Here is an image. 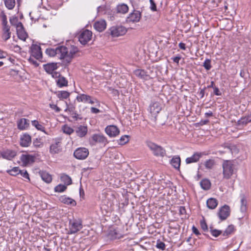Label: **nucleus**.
Listing matches in <instances>:
<instances>
[{"instance_id": "nucleus-1", "label": "nucleus", "mask_w": 251, "mask_h": 251, "mask_svg": "<svg viewBox=\"0 0 251 251\" xmlns=\"http://www.w3.org/2000/svg\"><path fill=\"white\" fill-rule=\"evenodd\" d=\"M78 51V48L75 46H71L70 48L60 46L56 47L55 49H47L46 53L50 57H53L58 55L59 58L63 60L64 65L67 66L71 62L75 54Z\"/></svg>"}, {"instance_id": "nucleus-2", "label": "nucleus", "mask_w": 251, "mask_h": 251, "mask_svg": "<svg viewBox=\"0 0 251 251\" xmlns=\"http://www.w3.org/2000/svg\"><path fill=\"white\" fill-rule=\"evenodd\" d=\"M224 178L229 179L233 174V164L230 160H225L223 163Z\"/></svg>"}, {"instance_id": "nucleus-3", "label": "nucleus", "mask_w": 251, "mask_h": 251, "mask_svg": "<svg viewBox=\"0 0 251 251\" xmlns=\"http://www.w3.org/2000/svg\"><path fill=\"white\" fill-rule=\"evenodd\" d=\"M89 142L90 144L93 146L100 144L105 146L108 143L107 138L101 134H93L89 138Z\"/></svg>"}, {"instance_id": "nucleus-4", "label": "nucleus", "mask_w": 251, "mask_h": 251, "mask_svg": "<svg viewBox=\"0 0 251 251\" xmlns=\"http://www.w3.org/2000/svg\"><path fill=\"white\" fill-rule=\"evenodd\" d=\"M147 146L156 156L163 157L166 154V151L162 147L151 142H147Z\"/></svg>"}, {"instance_id": "nucleus-5", "label": "nucleus", "mask_w": 251, "mask_h": 251, "mask_svg": "<svg viewBox=\"0 0 251 251\" xmlns=\"http://www.w3.org/2000/svg\"><path fill=\"white\" fill-rule=\"evenodd\" d=\"M108 31L112 37L123 36L127 32L126 28L122 25L113 26L109 29Z\"/></svg>"}, {"instance_id": "nucleus-6", "label": "nucleus", "mask_w": 251, "mask_h": 251, "mask_svg": "<svg viewBox=\"0 0 251 251\" xmlns=\"http://www.w3.org/2000/svg\"><path fill=\"white\" fill-rule=\"evenodd\" d=\"M92 36V32L86 29L82 31L79 35V41L81 44L85 45L91 39Z\"/></svg>"}, {"instance_id": "nucleus-7", "label": "nucleus", "mask_w": 251, "mask_h": 251, "mask_svg": "<svg viewBox=\"0 0 251 251\" xmlns=\"http://www.w3.org/2000/svg\"><path fill=\"white\" fill-rule=\"evenodd\" d=\"M89 155L88 150L85 148H79L75 150L74 152V156L80 160L85 159Z\"/></svg>"}, {"instance_id": "nucleus-8", "label": "nucleus", "mask_w": 251, "mask_h": 251, "mask_svg": "<svg viewBox=\"0 0 251 251\" xmlns=\"http://www.w3.org/2000/svg\"><path fill=\"white\" fill-rule=\"evenodd\" d=\"M69 224V232L71 234H73L77 232L82 227L81 222L76 220H74L73 221L70 220Z\"/></svg>"}, {"instance_id": "nucleus-9", "label": "nucleus", "mask_w": 251, "mask_h": 251, "mask_svg": "<svg viewBox=\"0 0 251 251\" xmlns=\"http://www.w3.org/2000/svg\"><path fill=\"white\" fill-rule=\"evenodd\" d=\"M31 55L32 57L39 60L42 58V53L40 46L33 44L30 48Z\"/></svg>"}, {"instance_id": "nucleus-10", "label": "nucleus", "mask_w": 251, "mask_h": 251, "mask_svg": "<svg viewBox=\"0 0 251 251\" xmlns=\"http://www.w3.org/2000/svg\"><path fill=\"white\" fill-rule=\"evenodd\" d=\"M230 215V207L227 205L222 206L219 210L218 215L221 220H226Z\"/></svg>"}, {"instance_id": "nucleus-11", "label": "nucleus", "mask_w": 251, "mask_h": 251, "mask_svg": "<svg viewBox=\"0 0 251 251\" xmlns=\"http://www.w3.org/2000/svg\"><path fill=\"white\" fill-rule=\"evenodd\" d=\"M141 17V13L137 10H134L130 13L126 18V22L128 23H137L139 22Z\"/></svg>"}, {"instance_id": "nucleus-12", "label": "nucleus", "mask_w": 251, "mask_h": 251, "mask_svg": "<svg viewBox=\"0 0 251 251\" xmlns=\"http://www.w3.org/2000/svg\"><path fill=\"white\" fill-rule=\"evenodd\" d=\"M75 132L78 137L80 138L84 137L88 133L87 126L78 125L75 127Z\"/></svg>"}, {"instance_id": "nucleus-13", "label": "nucleus", "mask_w": 251, "mask_h": 251, "mask_svg": "<svg viewBox=\"0 0 251 251\" xmlns=\"http://www.w3.org/2000/svg\"><path fill=\"white\" fill-rule=\"evenodd\" d=\"M105 131L106 134L110 137H115L119 135L120 130L119 128L115 126H108L105 128Z\"/></svg>"}, {"instance_id": "nucleus-14", "label": "nucleus", "mask_w": 251, "mask_h": 251, "mask_svg": "<svg viewBox=\"0 0 251 251\" xmlns=\"http://www.w3.org/2000/svg\"><path fill=\"white\" fill-rule=\"evenodd\" d=\"M20 145L23 147H27L31 143V137L27 133H25L21 135Z\"/></svg>"}, {"instance_id": "nucleus-15", "label": "nucleus", "mask_w": 251, "mask_h": 251, "mask_svg": "<svg viewBox=\"0 0 251 251\" xmlns=\"http://www.w3.org/2000/svg\"><path fill=\"white\" fill-rule=\"evenodd\" d=\"M134 74L136 76L145 80L152 78V76L149 72L144 70L137 69L134 71Z\"/></svg>"}, {"instance_id": "nucleus-16", "label": "nucleus", "mask_w": 251, "mask_h": 251, "mask_svg": "<svg viewBox=\"0 0 251 251\" xmlns=\"http://www.w3.org/2000/svg\"><path fill=\"white\" fill-rule=\"evenodd\" d=\"M60 140L55 139V142L50 146V151L51 154L58 153L61 151Z\"/></svg>"}, {"instance_id": "nucleus-17", "label": "nucleus", "mask_w": 251, "mask_h": 251, "mask_svg": "<svg viewBox=\"0 0 251 251\" xmlns=\"http://www.w3.org/2000/svg\"><path fill=\"white\" fill-rule=\"evenodd\" d=\"M36 159V156L32 154H22L21 156V160L25 164H29L33 163Z\"/></svg>"}, {"instance_id": "nucleus-18", "label": "nucleus", "mask_w": 251, "mask_h": 251, "mask_svg": "<svg viewBox=\"0 0 251 251\" xmlns=\"http://www.w3.org/2000/svg\"><path fill=\"white\" fill-rule=\"evenodd\" d=\"M203 154V153L201 152H195L191 157H187L186 159V163L188 164L192 163L197 162Z\"/></svg>"}, {"instance_id": "nucleus-19", "label": "nucleus", "mask_w": 251, "mask_h": 251, "mask_svg": "<svg viewBox=\"0 0 251 251\" xmlns=\"http://www.w3.org/2000/svg\"><path fill=\"white\" fill-rule=\"evenodd\" d=\"M109 235L112 239H120L124 237V233L120 228L116 227L110 230Z\"/></svg>"}, {"instance_id": "nucleus-20", "label": "nucleus", "mask_w": 251, "mask_h": 251, "mask_svg": "<svg viewBox=\"0 0 251 251\" xmlns=\"http://www.w3.org/2000/svg\"><path fill=\"white\" fill-rule=\"evenodd\" d=\"M17 154L15 151L11 150H6L1 151V157L6 159L11 160Z\"/></svg>"}, {"instance_id": "nucleus-21", "label": "nucleus", "mask_w": 251, "mask_h": 251, "mask_svg": "<svg viewBox=\"0 0 251 251\" xmlns=\"http://www.w3.org/2000/svg\"><path fill=\"white\" fill-rule=\"evenodd\" d=\"M95 29L99 32H102L106 27V23L105 20H100L96 22L93 25Z\"/></svg>"}, {"instance_id": "nucleus-22", "label": "nucleus", "mask_w": 251, "mask_h": 251, "mask_svg": "<svg viewBox=\"0 0 251 251\" xmlns=\"http://www.w3.org/2000/svg\"><path fill=\"white\" fill-rule=\"evenodd\" d=\"M10 27L9 25L2 26V35L1 38L4 41H6L7 40L10 39L11 37V32L10 30Z\"/></svg>"}, {"instance_id": "nucleus-23", "label": "nucleus", "mask_w": 251, "mask_h": 251, "mask_svg": "<svg viewBox=\"0 0 251 251\" xmlns=\"http://www.w3.org/2000/svg\"><path fill=\"white\" fill-rule=\"evenodd\" d=\"M29 120L25 119L22 118L17 122V126L20 130H25L27 129L29 126Z\"/></svg>"}, {"instance_id": "nucleus-24", "label": "nucleus", "mask_w": 251, "mask_h": 251, "mask_svg": "<svg viewBox=\"0 0 251 251\" xmlns=\"http://www.w3.org/2000/svg\"><path fill=\"white\" fill-rule=\"evenodd\" d=\"M150 112L152 114L158 113L161 110V106L158 102H152L150 107Z\"/></svg>"}, {"instance_id": "nucleus-25", "label": "nucleus", "mask_w": 251, "mask_h": 251, "mask_svg": "<svg viewBox=\"0 0 251 251\" xmlns=\"http://www.w3.org/2000/svg\"><path fill=\"white\" fill-rule=\"evenodd\" d=\"M43 68L47 73L51 74L57 69L58 66L56 63H50L44 65Z\"/></svg>"}, {"instance_id": "nucleus-26", "label": "nucleus", "mask_w": 251, "mask_h": 251, "mask_svg": "<svg viewBox=\"0 0 251 251\" xmlns=\"http://www.w3.org/2000/svg\"><path fill=\"white\" fill-rule=\"evenodd\" d=\"M171 165L176 169L179 170L181 163V159L179 155H175L173 157L170 161Z\"/></svg>"}, {"instance_id": "nucleus-27", "label": "nucleus", "mask_w": 251, "mask_h": 251, "mask_svg": "<svg viewBox=\"0 0 251 251\" xmlns=\"http://www.w3.org/2000/svg\"><path fill=\"white\" fill-rule=\"evenodd\" d=\"M39 174L42 179L47 183H50L52 181L51 176L46 171H40Z\"/></svg>"}, {"instance_id": "nucleus-28", "label": "nucleus", "mask_w": 251, "mask_h": 251, "mask_svg": "<svg viewBox=\"0 0 251 251\" xmlns=\"http://www.w3.org/2000/svg\"><path fill=\"white\" fill-rule=\"evenodd\" d=\"M59 200L62 202L66 204L71 205L72 206H75L76 204V203L74 200L69 197H67L65 196L61 197L59 199Z\"/></svg>"}, {"instance_id": "nucleus-29", "label": "nucleus", "mask_w": 251, "mask_h": 251, "mask_svg": "<svg viewBox=\"0 0 251 251\" xmlns=\"http://www.w3.org/2000/svg\"><path fill=\"white\" fill-rule=\"evenodd\" d=\"M128 11V6L125 3H121L118 4L116 7V11L118 13L126 14Z\"/></svg>"}, {"instance_id": "nucleus-30", "label": "nucleus", "mask_w": 251, "mask_h": 251, "mask_svg": "<svg viewBox=\"0 0 251 251\" xmlns=\"http://www.w3.org/2000/svg\"><path fill=\"white\" fill-rule=\"evenodd\" d=\"M206 204L209 209H214L218 205V201L214 198L208 199L207 200Z\"/></svg>"}, {"instance_id": "nucleus-31", "label": "nucleus", "mask_w": 251, "mask_h": 251, "mask_svg": "<svg viewBox=\"0 0 251 251\" xmlns=\"http://www.w3.org/2000/svg\"><path fill=\"white\" fill-rule=\"evenodd\" d=\"M91 98V97L85 94H81L78 95L76 98V100L78 102H87L89 100H90V99Z\"/></svg>"}, {"instance_id": "nucleus-32", "label": "nucleus", "mask_w": 251, "mask_h": 251, "mask_svg": "<svg viewBox=\"0 0 251 251\" xmlns=\"http://www.w3.org/2000/svg\"><path fill=\"white\" fill-rule=\"evenodd\" d=\"M57 85L59 87H62L68 85V81L65 77L60 76L56 80Z\"/></svg>"}, {"instance_id": "nucleus-33", "label": "nucleus", "mask_w": 251, "mask_h": 251, "mask_svg": "<svg viewBox=\"0 0 251 251\" xmlns=\"http://www.w3.org/2000/svg\"><path fill=\"white\" fill-rule=\"evenodd\" d=\"M32 125L36 127L37 129L38 130L44 132L46 134H48V133L46 132L45 129V127L43 126L41 124H40L39 122L37 120H33L31 121Z\"/></svg>"}, {"instance_id": "nucleus-34", "label": "nucleus", "mask_w": 251, "mask_h": 251, "mask_svg": "<svg viewBox=\"0 0 251 251\" xmlns=\"http://www.w3.org/2000/svg\"><path fill=\"white\" fill-rule=\"evenodd\" d=\"M235 227L233 225H230L226 229L223 233L224 236H228L231 234L233 233L235 231Z\"/></svg>"}, {"instance_id": "nucleus-35", "label": "nucleus", "mask_w": 251, "mask_h": 251, "mask_svg": "<svg viewBox=\"0 0 251 251\" xmlns=\"http://www.w3.org/2000/svg\"><path fill=\"white\" fill-rule=\"evenodd\" d=\"M247 202L245 197L244 196H242L241 199L240 210L243 213H245L247 211Z\"/></svg>"}, {"instance_id": "nucleus-36", "label": "nucleus", "mask_w": 251, "mask_h": 251, "mask_svg": "<svg viewBox=\"0 0 251 251\" xmlns=\"http://www.w3.org/2000/svg\"><path fill=\"white\" fill-rule=\"evenodd\" d=\"M70 95V93L66 91H60L57 93V96L60 99H66Z\"/></svg>"}, {"instance_id": "nucleus-37", "label": "nucleus", "mask_w": 251, "mask_h": 251, "mask_svg": "<svg viewBox=\"0 0 251 251\" xmlns=\"http://www.w3.org/2000/svg\"><path fill=\"white\" fill-rule=\"evenodd\" d=\"M33 145L35 148H39L43 147L44 143L41 138H37L33 140Z\"/></svg>"}, {"instance_id": "nucleus-38", "label": "nucleus", "mask_w": 251, "mask_h": 251, "mask_svg": "<svg viewBox=\"0 0 251 251\" xmlns=\"http://www.w3.org/2000/svg\"><path fill=\"white\" fill-rule=\"evenodd\" d=\"M6 8L9 10L13 9L15 5V0H3Z\"/></svg>"}, {"instance_id": "nucleus-39", "label": "nucleus", "mask_w": 251, "mask_h": 251, "mask_svg": "<svg viewBox=\"0 0 251 251\" xmlns=\"http://www.w3.org/2000/svg\"><path fill=\"white\" fill-rule=\"evenodd\" d=\"M61 180L67 185L72 184V179L68 175L63 174L61 176Z\"/></svg>"}, {"instance_id": "nucleus-40", "label": "nucleus", "mask_w": 251, "mask_h": 251, "mask_svg": "<svg viewBox=\"0 0 251 251\" xmlns=\"http://www.w3.org/2000/svg\"><path fill=\"white\" fill-rule=\"evenodd\" d=\"M200 183L201 188L204 190L209 189L211 186L210 181L206 179L202 180Z\"/></svg>"}, {"instance_id": "nucleus-41", "label": "nucleus", "mask_w": 251, "mask_h": 251, "mask_svg": "<svg viewBox=\"0 0 251 251\" xmlns=\"http://www.w3.org/2000/svg\"><path fill=\"white\" fill-rule=\"evenodd\" d=\"M215 165V161L214 159H210L204 162V166L207 169H212Z\"/></svg>"}, {"instance_id": "nucleus-42", "label": "nucleus", "mask_w": 251, "mask_h": 251, "mask_svg": "<svg viewBox=\"0 0 251 251\" xmlns=\"http://www.w3.org/2000/svg\"><path fill=\"white\" fill-rule=\"evenodd\" d=\"M17 34L18 38L23 40L25 41L26 39L27 38L28 35L26 32L25 31V30H21V31H17Z\"/></svg>"}, {"instance_id": "nucleus-43", "label": "nucleus", "mask_w": 251, "mask_h": 251, "mask_svg": "<svg viewBox=\"0 0 251 251\" xmlns=\"http://www.w3.org/2000/svg\"><path fill=\"white\" fill-rule=\"evenodd\" d=\"M7 172L11 176H16L20 174L21 170L19 169V167H14L11 170H7Z\"/></svg>"}, {"instance_id": "nucleus-44", "label": "nucleus", "mask_w": 251, "mask_h": 251, "mask_svg": "<svg viewBox=\"0 0 251 251\" xmlns=\"http://www.w3.org/2000/svg\"><path fill=\"white\" fill-rule=\"evenodd\" d=\"M62 129L64 133L68 135H70L75 132V129L67 125L63 126Z\"/></svg>"}, {"instance_id": "nucleus-45", "label": "nucleus", "mask_w": 251, "mask_h": 251, "mask_svg": "<svg viewBox=\"0 0 251 251\" xmlns=\"http://www.w3.org/2000/svg\"><path fill=\"white\" fill-rule=\"evenodd\" d=\"M67 186L65 185L59 184L54 188V191L56 192H63L66 190Z\"/></svg>"}, {"instance_id": "nucleus-46", "label": "nucleus", "mask_w": 251, "mask_h": 251, "mask_svg": "<svg viewBox=\"0 0 251 251\" xmlns=\"http://www.w3.org/2000/svg\"><path fill=\"white\" fill-rule=\"evenodd\" d=\"M129 141V136L128 135H124L122 136L119 141V144L120 145H124L127 143Z\"/></svg>"}, {"instance_id": "nucleus-47", "label": "nucleus", "mask_w": 251, "mask_h": 251, "mask_svg": "<svg viewBox=\"0 0 251 251\" xmlns=\"http://www.w3.org/2000/svg\"><path fill=\"white\" fill-rule=\"evenodd\" d=\"M156 247L162 251H164L165 250L166 245L164 242L161 241L160 240H158L157 241Z\"/></svg>"}, {"instance_id": "nucleus-48", "label": "nucleus", "mask_w": 251, "mask_h": 251, "mask_svg": "<svg viewBox=\"0 0 251 251\" xmlns=\"http://www.w3.org/2000/svg\"><path fill=\"white\" fill-rule=\"evenodd\" d=\"M203 66L207 71L210 70L212 67L211 65V60L209 59H205L203 63Z\"/></svg>"}, {"instance_id": "nucleus-49", "label": "nucleus", "mask_w": 251, "mask_h": 251, "mask_svg": "<svg viewBox=\"0 0 251 251\" xmlns=\"http://www.w3.org/2000/svg\"><path fill=\"white\" fill-rule=\"evenodd\" d=\"M210 231L211 234L215 237H218L222 233L221 230L213 229L211 227H210Z\"/></svg>"}, {"instance_id": "nucleus-50", "label": "nucleus", "mask_w": 251, "mask_h": 251, "mask_svg": "<svg viewBox=\"0 0 251 251\" xmlns=\"http://www.w3.org/2000/svg\"><path fill=\"white\" fill-rule=\"evenodd\" d=\"M0 17L2 21V25H7V17L4 12L2 11L0 14Z\"/></svg>"}, {"instance_id": "nucleus-51", "label": "nucleus", "mask_w": 251, "mask_h": 251, "mask_svg": "<svg viewBox=\"0 0 251 251\" xmlns=\"http://www.w3.org/2000/svg\"><path fill=\"white\" fill-rule=\"evenodd\" d=\"M20 174L25 178H26L29 180V175L26 170H21V173H20Z\"/></svg>"}, {"instance_id": "nucleus-52", "label": "nucleus", "mask_w": 251, "mask_h": 251, "mask_svg": "<svg viewBox=\"0 0 251 251\" xmlns=\"http://www.w3.org/2000/svg\"><path fill=\"white\" fill-rule=\"evenodd\" d=\"M50 107L52 109L55 110L56 112L59 113L61 111V109L58 107L57 105L54 104H50Z\"/></svg>"}, {"instance_id": "nucleus-53", "label": "nucleus", "mask_w": 251, "mask_h": 251, "mask_svg": "<svg viewBox=\"0 0 251 251\" xmlns=\"http://www.w3.org/2000/svg\"><path fill=\"white\" fill-rule=\"evenodd\" d=\"M150 2L151 3V9L153 11H156V6L154 1L153 0H150Z\"/></svg>"}, {"instance_id": "nucleus-54", "label": "nucleus", "mask_w": 251, "mask_h": 251, "mask_svg": "<svg viewBox=\"0 0 251 251\" xmlns=\"http://www.w3.org/2000/svg\"><path fill=\"white\" fill-rule=\"evenodd\" d=\"M16 25L17 31L24 30V26L21 22H18Z\"/></svg>"}, {"instance_id": "nucleus-55", "label": "nucleus", "mask_w": 251, "mask_h": 251, "mask_svg": "<svg viewBox=\"0 0 251 251\" xmlns=\"http://www.w3.org/2000/svg\"><path fill=\"white\" fill-rule=\"evenodd\" d=\"M29 62L32 64L34 65L35 67H37L39 66V63L37 62L36 60H35L32 57H30L28 59Z\"/></svg>"}, {"instance_id": "nucleus-56", "label": "nucleus", "mask_w": 251, "mask_h": 251, "mask_svg": "<svg viewBox=\"0 0 251 251\" xmlns=\"http://www.w3.org/2000/svg\"><path fill=\"white\" fill-rule=\"evenodd\" d=\"M200 225L201 228L203 230L205 231L208 229L207 224L204 221H201Z\"/></svg>"}, {"instance_id": "nucleus-57", "label": "nucleus", "mask_w": 251, "mask_h": 251, "mask_svg": "<svg viewBox=\"0 0 251 251\" xmlns=\"http://www.w3.org/2000/svg\"><path fill=\"white\" fill-rule=\"evenodd\" d=\"M10 22L12 25H15L18 22V19L17 17H12L10 19Z\"/></svg>"}, {"instance_id": "nucleus-58", "label": "nucleus", "mask_w": 251, "mask_h": 251, "mask_svg": "<svg viewBox=\"0 0 251 251\" xmlns=\"http://www.w3.org/2000/svg\"><path fill=\"white\" fill-rule=\"evenodd\" d=\"M213 89H214V94L215 95L218 96H220L222 95L221 92L220 91L219 89L217 87L215 86V87H214Z\"/></svg>"}, {"instance_id": "nucleus-59", "label": "nucleus", "mask_w": 251, "mask_h": 251, "mask_svg": "<svg viewBox=\"0 0 251 251\" xmlns=\"http://www.w3.org/2000/svg\"><path fill=\"white\" fill-rule=\"evenodd\" d=\"M246 117H244L241 118L240 120L238 121V124L239 125H246L248 123V122H247V120H246Z\"/></svg>"}, {"instance_id": "nucleus-60", "label": "nucleus", "mask_w": 251, "mask_h": 251, "mask_svg": "<svg viewBox=\"0 0 251 251\" xmlns=\"http://www.w3.org/2000/svg\"><path fill=\"white\" fill-rule=\"evenodd\" d=\"M179 212L180 215H184L186 214V210L184 207L180 206L179 208Z\"/></svg>"}, {"instance_id": "nucleus-61", "label": "nucleus", "mask_w": 251, "mask_h": 251, "mask_svg": "<svg viewBox=\"0 0 251 251\" xmlns=\"http://www.w3.org/2000/svg\"><path fill=\"white\" fill-rule=\"evenodd\" d=\"M206 89V87H204L203 89H201L200 91L199 92V95L200 96L201 99L203 98L205 94V90Z\"/></svg>"}, {"instance_id": "nucleus-62", "label": "nucleus", "mask_w": 251, "mask_h": 251, "mask_svg": "<svg viewBox=\"0 0 251 251\" xmlns=\"http://www.w3.org/2000/svg\"><path fill=\"white\" fill-rule=\"evenodd\" d=\"M192 231L194 233H195L196 235H198L200 234V233L197 228L195 227V226H193L192 227Z\"/></svg>"}, {"instance_id": "nucleus-63", "label": "nucleus", "mask_w": 251, "mask_h": 251, "mask_svg": "<svg viewBox=\"0 0 251 251\" xmlns=\"http://www.w3.org/2000/svg\"><path fill=\"white\" fill-rule=\"evenodd\" d=\"M91 111L93 113L96 114V113H99L100 112V110L99 109L97 108L92 107L91 108Z\"/></svg>"}, {"instance_id": "nucleus-64", "label": "nucleus", "mask_w": 251, "mask_h": 251, "mask_svg": "<svg viewBox=\"0 0 251 251\" xmlns=\"http://www.w3.org/2000/svg\"><path fill=\"white\" fill-rule=\"evenodd\" d=\"M181 59V57L180 56H176L172 58L173 61L177 64L179 63V61Z\"/></svg>"}]
</instances>
